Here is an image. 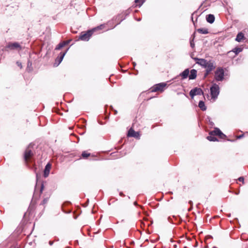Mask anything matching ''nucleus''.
Instances as JSON below:
<instances>
[{"label":"nucleus","mask_w":248,"mask_h":248,"mask_svg":"<svg viewBox=\"0 0 248 248\" xmlns=\"http://www.w3.org/2000/svg\"><path fill=\"white\" fill-rule=\"evenodd\" d=\"M195 60L196 61V63L206 69L204 77H206L216 68L215 62L212 60L207 61L204 59L198 58H196Z\"/></svg>","instance_id":"obj_1"},{"label":"nucleus","mask_w":248,"mask_h":248,"mask_svg":"<svg viewBox=\"0 0 248 248\" xmlns=\"http://www.w3.org/2000/svg\"><path fill=\"white\" fill-rule=\"evenodd\" d=\"M215 79L217 81H222L224 78V71L222 67H217L215 72Z\"/></svg>","instance_id":"obj_2"},{"label":"nucleus","mask_w":248,"mask_h":248,"mask_svg":"<svg viewBox=\"0 0 248 248\" xmlns=\"http://www.w3.org/2000/svg\"><path fill=\"white\" fill-rule=\"evenodd\" d=\"M212 98L216 99L219 93V86L216 83H213L210 88Z\"/></svg>","instance_id":"obj_3"},{"label":"nucleus","mask_w":248,"mask_h":248,"mask_svg":"<svg viewBox=\"0 0 248 248\" xmlns=\"http://www.w3.org/2000/svg\"><path fill=\"white\" fill-rule=\"evenodd\" d=\"M93 31V30L88 31L86 32H82L79 38L82 41H88L92 35Z\"/></svg>","instance_id":"obj_4"},{"label":"nucleus","mask_w":248,"mask_h":248,"mask_svg":"<svg viewBox=\"0 0 248 248\" xmlns=\"http://www.w3.org/2000/svg\"><path fill=\"white\" fill-rule=\"evenodd\" d=\"M6 48H8L11 50L19 49H22V47L20 44L17 42L14 43H9L6 46Z\"/></svg>","instance_id":"obj_5"},{"label":"nucleus","mask_w":248,"mask_h":248,"mask_svg":"<svg viewBox=\"0 0 248 248\" xmlns=\"http://www.w3.org/2000/svg\"><path fill=\"white\" fill-rule=\"evenodd\" d=\"M203 92L201 88L196 87L192 89L189 92V95L191 98H193L196 95L203 94Z\"/></svg>","instance_id":"obj_6"},{"label":"nucleus","mask_w":248,"mask_h":248,"mask_svg":"<svg viewBox=\"0 0 248 248\" xmlns=\"http://www.w3.org/2000/svg\"><path fill=\"white\" fill-rule=\"evenodd\" d=\"M33 155V154L32 151L30 149V147L29 146L25 150L24 153V159L25 162L27 163L28 162Z\"/></svg>","instance_id":"obj_7"},{"label":"nucleus","mask_w":248,"mask_h":248,"mask_svg":"<svg viewBox=\"0 0 248 248\" xmlns=\"http://www.w3.org/2000/svg\"><path fill=\"white\" fill-rule=\"evenodd\" d=\"M166 83H160L157 84H156L154 87L152 88V92H155L158 91H163L164 88L166 86Z\"/></svg>","instance_id":"obj_8"},{"label":"nucleus","mask_w":248,"mask_h":248,"mask_svg":"<svg viewBox=\"0 0 248 248\" xmlns=\"http://www.w3.org/2000/svg\"><path fill=\"white\" fill-rule=\"evenodd\" d=\"M209 135H214V136H218L221 139H224L226 137V135H224L220 130L217 128H215V129L212 131H210Z\"/></svg>","instance_id":"obj_9"},{"label":"nucleus","mask_w":248,"mask_h":248,"mask_svg":"<svg viewBox=\"0 0 248 248\" xmlns=\"http://www.w3.org/2000/svg\"><path fill=\"white\" fill-rule=\"evenodd\" d=\"M51 167V165L49 163H47L46 165V166H45V170L44 171V176L45 178H46L47 177H48V176L49 174Z\"/></svg>","instance_id":"obj_10"},{"label":"nucleus","mask_w":248,"mask_h":248,"mask_svg":"<svg viewBox=\"0 0 248 248\" xmlns=\"http://www.w3.org/2000/svg\"><path fill=\"white\" fill-rule=\"evenodd\" d=\"M127 136L131 137L138 138L139 136V134L138 132H135L132 128L130 129L128 131Z\"/></svg>","instance_id":"obj_11"},{"label":"nucleus","mask_w":248,"mask_h":248,"mask_svg":"<svg viewBox=\"0 0 248 248\" xmlns=\"http://www.w3.org/2000/svg\"><path fill=\"white\" fill-rule=\"evenodd\" d=\"M189 74V69L187 68L185 69L183 72L180 74L179 76L182 77L183 79L186 78Z\"/></svg>","instance_id":"obj_12"},{"label":"nucleus","mask_w":248,"mask_h":248,"mask_svg":"<svg viewBox=\"0 0 248 248\" xmlns=\"http://www.w3.org/2000/svg\"><path fill=\"white\" fill-rule=\"evenodd\" d=\"M197 70L195 69H192L190 71V75H189V79H194L197 77Z\"/></svg>","instance_id":"obj_13"},{"label":"nucleus","mask_w":248,"mask_h":248,"mask_svg":"<svg viewBox=\"0 0 248 248\" xmlns=\"http://www.w3.org/2000/svg\"><path fill=\"white\" fill-rule=\"evenodd\" d=\"M69 41H64L62 43H59L56 47L55 49L56 50H60L62 47L64 46L65 45H68L69 43Z\"/></svg>","instance_id":"obj_14"},{"label":"nucleus","mask_w":248,"mask_h":248,"mask_svg":"<svg viewBox=\"0 0 248 248\" xmlns=\"http://www.w3.org/2000/svg\"><path fill=\"white\" fill-rule=\"evenodd\" d=\"M206 19L209 23H213L215 21V16L213 15L209 14L206 16Z\"/></svg>","instance_id":"obj_15"},{"label":"nucleus","mask_w":248,"mask_h":248,"mask_svg":"<svg viewBox=\"0 0 248 248\" xmlns=\"http://www.w3.org/2000/svg\"><path fill=\"white\" fill-rule=\"evenodd\" d=\"M67 50H68V49L65 52H61L60 53V56L59 57H58L56 60V61H58V64H59L62 61L63 58L64 57L65 54L66 53Z\"/></svg>","instance_id":"obj_16"},{"label":"nucleus","mask_w":248,"mask_h":248,"mask_svg":"<svg viewBox=\"0 0 248 248\" xmlns=\"http://www.w3.org/2000/svg\"><path fill=\"white\" fill-rule=\"evenodd\" d=\"M244 38V34L242 32H239L236 36L235 40L238 42H240Z\"/></svg>","instance_id":"obj_17"},{"label":"nucleus","mask_w":248,"mask_h":248,"mask_svg":"<svg viewBox=\"0 0 248 248\" xmlns=\"http://www.w3.org/2000/svg\"><path fill=\"white\" fill-rule=\"evenodd\" d=\"M199 107L203 111L206 109V107L205 106L204 103L202 101H200L199 103Z\"/></svg>","instance_id":"obj_18"},{"label":"nucleus","mask_w":248,"mask_h":248,"mask_svg":"<svg viewBox=\"0 0 248 248\" xmlns=\"http://www.w3.org/2000/svg\"><path fill=\"white\" fill-rule=\"evenodd\" d=\"M197 31L200 33L206 34L208 33V30L206 28H200L197 30Z\"/></svg>","instance_id":"obj_19"},{"label":"nucleus","mask_w":248,"mask_h":248,"mask_svg":"<svg viewBox=\"0 0 248 248\" xmlns=\"http://www.w3.org/2000/svg\"><path fill=\"white\" fill-rule=\"evenodd\" d=\"M207 139L209 141H215L218 140L217 138L215 137V136L214 135H209V136L207 137Z\"/></svg>","instance_id":"obj_20"},{"label":"nucleus","mask_w":248,"mask_h":248,"mask_svg":"<svg viewBox=\"0 0 248 248\" xmlns=\"http://www.w3.org/2000/svg\"><path fill=\"white\" fill-rule=\"evenodd\" d=\"M243 49L241 47H235L233 49V52L235 53L236 55L238 54L242 51Z\"/></svg>","instance_id":"obj_21"},{"label":"nucleus","mask_w":248,"mask_h":248,"mask_svg":"<svg viewBox=\"0 0 248 248\" xmlns=\"http://www.w3.org/2000/svg\"><path fill=\"white\" fill-rule=\"evenodd\" d=\"M145 0H135V2L137 4L139 7H140L144 2Z\"/></svg>","instance_id":"obj_22"},{"label":"nucleus","mask_w":248,"mask_h":248,"mask_svg":"<svg viewBox=\"0 0 248 248\" xmlns=\"http://www.w3.org/2000/svg\"><path fill=\"white\" fill-rule=\"evenodd\" d=\"M90 155V154L87 153L86 151H84L81 154V156L83 158H87Z\"/></svg>","instance_id":"obj_23"},{"label":"nucleus","mask_w":248,"mask_h":248,"mask_svg":"<svg viewBox=\"0 0 248 248\" xmlns=\"http://www.w3.org/2000/svg\"><path fill=\"white\" fill-rule=\"evenodd\" d=\"M48 199H49L48 197H46V198H44L43 199V201L42 202L41 204L43 205H44L46 204L47 203L48 201Z\"/></svg>","instance_id":"obj_24"},{"label":"nucleus","mask_w":248,"mask_h":248,"mask_svg":"<svg viewBox=\"0 0 248 248\" xmlns=\"http://www.w3.org/2000/svg\"><path fill=\"white\" fill-rule=\"evenodd\" d=\"M104 25H101L96 28H94V29H93V31H95L96 30H102V29L104 28Z\"/></svg>","instance_id":"obj_25"},{"label":"nucleus","mask_w":248,"mask_h":248,"mask_svg":"<svg viewBox=\"0 0 248 248\" xmlns=\"http://www.w3.org/2000/svg\"><path fill=\"white\" fill-rule=\"evenodd\" d=\"M238 180L240 182H242L243 183L244 181V178L243 177H240L238 178Z\"/></svg>","instance_id":"obj_26"},{"label":"nucleus","mask_w":248,"mask_h":248,"mask_svg":"<svg viewBox=\"0 0 248 248\" xmlns=\"http://www.w3.org/2000/svg\"><path fill=\"white\" fill-rule=\"evenodd\" d=\"M43 189H44V185H43V184H42L41 188H40V192L41 193H42Z\"/></svg>","instance_id":"obj_27"},{"label":"nucleus","mask_w":248,"mask_h":248,"mask_svg":"<svg viewBox=\"0 0 248 248\" xmlns=\"http://www.w3.org/2000/svg\"><path fill=\"white\" fill-rule=\"evenodd\" d=\"M16 64H17V65L19 67H20V68H22V65H21V62H16Z\"/></svg>","instance_id":"obj_28"},{"label":"nucleus","mask_w":248,"mask_h":248,"mask_svg":"<svg viewBox=\"0 0 248 248\" xmlns=\"http://www.w3.org/2000/svg\"><path fill=\"white\" fill-rule=\"evenodd\" d=\"M190 46L192 47H193L194 46V44L192 43V42H190Z\"/></svg>","instance_id":"obj_29"},{"label":"nucleus","mask_w":248,"mask_h":248,"mask_svg":"<svg viewBox=\"0 0 248 248\" xmlns=\"http://www.w3.org/2000/svg\"><path fill=\"white\" fill-rule=\"evenodd\" d=\"M120 195L121 196H124V195L123 194V193L122 192H121L120 193Z\"/></svg>","instance_id":"obj_30"},{"label":"nucleus","mask_w":248,"mask_h":248,"mask_svg":"<svg viewBox=\"0 0 248 248\" xmlns=\"http://www.w3.org/2000/svg\"><path fill=\"white\" fill-rule=\"evenodd\" d=\"M243 136V135H240V136H239L238 137V139H240V138H241Z\"/></svg>","instance_id":"obj_31"},{"label":"nucleus","mask_w":248,"mask_h":248,"mask_svg":"<svg viewBox=\"0 0 248 248\" xmlns=\"http://www.w3.org/2000/svg\"><path fill=\"white\" fill-rule=\"evenodd\" d=\"M52 243H52V242H51V241H50V242H49V244H50V245H52Z\"/></svg>","instance_id":"obj_32"},{"label":"nucleus","mask_w":248,"mask_h":248,"mask_svg":"<svg viewBox=\"0 0 248 248\" xmlns=\"http://www.w3.org/2000/svg\"><path fill=\"white\" fill-rule=\"evenodd\" d=\"M133 65H134V66H135L136 65V63H135V62H133Z\"/></svg>","instance_id":"obj_33"},{"label":"nucleus","mask_w":248,"mask_h":248,"mask_svg":"<svg viewBox=\"0 0 248 248\" xmlns=\"http://www.w3.org/2000/svg\"><path fill=\"white\" fill-rule=\"evenodd\" d=\"M174 248H176V247H177L176 245H174Z\"/></svg>","instance_id":"obj_34"}]
</instances>
